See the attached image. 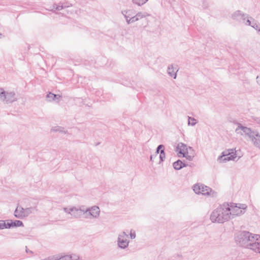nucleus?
Instances as JSON below:
<instances>
[{
  "mask_svg": "<svg viewBox=\"0 0 260 260\" xmlns=\"http://www.w3.org/2000/svg\"><path fill=\"white\" fill-rule=\"evenodd\" d=\"M129 12V11H122V14L124 16V15H127V14Z\"/></svg>",
  "mask_w": 260,
  "mask_h": 260,
  "instance_id": "38",
  "label": "nucleus"
},
{
  "mask_svg": "<svg viewBox=\"0 0 260 260\" xmlns=\"http://www.w3.org/2000/svg\"><path fill=\"white\" fill-rule=\"evenodd\" d=\"M255 121L257 123H260V119H259L258 118H256L255 119Z\"/></svg>",
  "mask_w": 260,
  "mask_h": 260,
  "instance_id": "41",
  "label": "nucleus"
},
{
  "mask_svg": "<svg viewBox=\"0 0 260 260\" xmlns=\"http://www.w3.org/2000/svg\"><path fill=\"white\" fill-rule=\"evenodd\" d=\"M188 165L178 159L173 164V168L176 170H179L183 167L187 166Z\"/></svg>",
  "mask_w": 260,
  "mask_h": 260,
  "instance_id": "18",
  "label": "nucleus"
},
{
  "mask_svg": "<svg viewBox=\"0 0 260 260\" xmlns=\"http://www.w3.org/2000/svg\"><path fill=\"white\" fill-rule=\"evenodd\" d=\"M154 155H151L150 156V161H153V157H154Z\"/></svg>",
  "mask_w": 260,
  "mask_h": 260,
  "instance_id": "42",
  "label": "nucleus"
},
{
  "mask_svg": "<svg viewBox=\"0 0 260 260\" xmlns=\"http://www.w3.org/2000/svg\"><path fill=\"white\" fill-rule=\"evenodd\" d=\"M251 27H252L253 28H254L255 29H256V30H257L258 31H260V26L257 24L255 22H253L252 23V25H251Z\"/></svg>",
  "mask_w": 260,
  "mask_h": 260,
  "instance_id": "29",
  "label": "nucleus"
},
{
  "mask_svg": "<svg viewBox=\"0 0 260 260\" xmlns=\"http://www.w3.org/2000/svg\"><path fill=\"white\" fill-rule=\"evenodd\" d=\"M61 4V3H59L58 5L55 4L53 5V8L55 9L56 10L59 11L63 9V8L70 7V5H63Z\"/></svg>",
  "mask_w": 260,
  "mask_h": 260,
  "instance_id": "21",
  "label": "nucleus"
},
{
  "mask_svg": "<svg viewBox=\"0 0 260 260\" xmlns=\"http://www.w3.org/2000/svg\"><path fill=\"white\" fill-rule=\"evenodd\" d=\"M257 82L260 85V77L257 76L256 77Z\"/></svg>",
  "mask_w": 260,
  "mask_h": 260,
  "instance_id": "39",
  "label": "nucleus"
},
{
  "mask_svg": "<svg viewBox=\"0 0 260 260\" xmlns=\"http://www.w3.org/2000/svg\"><path fill=\"white\" fill-rule=\"evenodd\" d=\"M188 124L194 126L197 123V120L193 118L188 116Z\"/></svg>",
  "mask_w": 260,
  "mask_h": 260,
  "instance_id": "24",
  "label": "nucleus"
},
{
  "mask_svg": "<svg viewBox=\"0 0 260 260\" xmlns=\"http://www.w3.org/2000/svg\"><path fill=\"white\" fill-rule=\"evenodd\" d=\"M137 18H138V20L143 18H145L147 16H150V15L149 14H148L146 12H144V13H142V12H138L136 15Z\"/></svg>",
  "mask_w": 260,
  "mask_h": 260,
  "instance_id": "22",
  "label": "nucleus"
},
{
  "mask_svg": "<svg viewBox=\"0 0 260 260\" xmlns=\"http://www.w3.org/2000/svg\"><path fill=\"white\" fill-rule=\"evenodd\" d=\"M133 3L139 6H141L145 4L148 0H132Z\"/></svg>",
  "mask_w": 260,
  "mask_h": 260,
  "instance_id": "23",
  "label": "nucleus"
},
{
  "mask_svg": "<svg viewBox=\"0 0 260 260\" xmlns=\"http://www.w3.org/2000/svg\"><path fill=\"white\" fill-rule=\"evenodd\" d=\"M188 149L192 150V147H187L186 145L182 143H179L177 147L176 151L178 152V154L182 155V156H185L184 154L188 152Z\"/></svg>",
  "mask_w": 260,
  "mask_h": 260,
  "instance_id": "11",
  "label": "nucleus"
},
{
  "mask_svg": "<svg viewBox=\"0 0 260 260\" xmlns=\"http://www.w3.org/2000/svg\"><path fill=\"white\" fill-rule=\"evenodd\" d=\"M254 145L260 149V134L256 131L253 137L250 139Z\"/></svg>",
  "mask_w": 260,
  "mask_h": 260,
  "instance_id": "16",
  "label": "nucleus"
},
{
  "mask_svg": "<svg viewBox=\"0 0 260 260\" xmlns=\"http://www.w3.org/2000/svg\"><path fill=\"white\" fill-rule=\"evenodd\" d=\"M125 19H126V22H127V23L128 24H130V23H132V21H131V20H130V18H127V17H126Z\"/></svg>",
  "mask_w": 260,
  "mask_h": 260,
  "instance_id": "36",
  "label": "nucleus"
},
{
  "mask_svg": "<svg viewBox=\"0 0 260 260\" xmlns=\"http://www.w3.org/2000/svg\"><path fill=\"white\" fill-rule=\"evenodd\" d=\"M202 185H203L202 184L201 185H195L193 186V190L194 191V192L196 193H198V194L201 193V188H202Z\"/></svg>",
  "mask_w": 260,
  "mask_h": 260,
  "instance_id": "26",
  "label": "nucleus"
},
{
  "mask_svg": "<svg viewBox=\"0 0 260 260\" xmlns=\"http://www.w3.org/2000/svg\"><path fill=\"white\" fill-rule=\"evenodd\" d=\"M165 157H166V154H165V150L161 149L160 151V153H159V159H160L159 162L163 161L164 160Z\"/></svg>",
  "mask_w": 260,
  "mask_h": 260,
  "instance_id": "27",
  "label": "nucleus"
},
{
  "mask_svg": "<svg viewBox=\"0 0 260 260\" xmlns=\"http://www.w3.org/2000/svg\"><path fill=\"white\" fill-rule=\"evenodd\" d=\"M71 210H72V208H69V209H68V208H64V211L66 213H68V214H70L71 215V214H72V212H71Z\"/></svg>",
  "mask_w": 260,
  "mask_h": 260,
  "instance_id": "34",
  "label": "nucleus"
},
{
  "mask_svg": "<svg viewBox=\"0 0 260 260\" xmlns=\"http://www.w3.org/2000/svg\"><path fill=\"white\" fill-rule=\"evenodd\" d=\"M61 5H69V3H61Z\"/></svg>",
  "mask_w": 260,
  "mask_h": 260,
  "instance_id": "44",
  "label": "nucleus"
},
{
  "mask_svg": "<svg viewBox=\"0 0 260 260\" xmlns=\"http://www.w3.org/2000/svg\"><path fill=\"white\" fill-rule=\"evenodd\" d=\"M234 123L237 125V127L235 129V132L237 134H240L241 135H245L251 139L256 132V131H252L250 128L243 126L240 123L238 122H234Z\"/></svg>",
  "mask_w": 260,
  "mask_h": 260,
  "instance_id": "6",
  "label": "nucleus"
},
{
  "mask_svg": "<svg viewBox=\"0 0 260 260\" xmlns=\"http://www.w3.org/2000/svg\"><path fill=\"white\" fill-rule=\"evenodd\" d=\"M57 260H80V257L75 255H63L62 254L56 255Z\"/></svg>",
  "mask_w": 260,
  "mask_h": 260,
  "instance_id": "14",
  "label": "nucleus"
},
{
  "mask_svg": "<svg viewBox=\"0 0 260 260\" xmlns=\"http://www.w3.org/2000/svg\"><path fill=\"white\" fill-rule=\"evenodd\" d=\"M72 212L71 215L75 218H79L81 216L83 215L85 213L87 214L88 210H85L81 208H76L75 207L72 208L71 210Z\"/></svg>",
  "mask_w": 260,
  "mask_h": 260,
  "instance_id": "12",
  "label": "nucleus"
},
{
  "mask_svg": "<svg viewBox=\"0 0 260 260\" xmlns=\"http://www.w3.org/2000/svg\"><path fill=\"white\" fill-rule=\"evenodd\" d=\"M127 238L128 235L125 232H123L119 235L118 245L120 248L124 249L128 246L129 241L127 240Z\"/></svg>",
  "mask_w": 260,
  "mask_h": 260,
  "instance_id": "7",
  "label": "nucleus"
},
{
  "mask_svg": "<svg viewBox=\"0 0 260 260\" xmlns=\"http://www.w3.org/2000/svg\"><path fill=\"white\" fill-rule=\"evenodd\" d=\"M130 20H131V21H132V23L135 22L137 21H138V18H137L136 15L131 17Z\"/></svg>",
  "mask_w": 260,
  "mask_h": 260,
  "instance_id": "33",
  "label": "nucleus"
},
{
  "mask_svg": "<svg viewBox=\"0 0 260 260\" xmlns=\"http://www.w3.org/2000/svg\"><path fill=\"white\" fill-rule=\"evenodd\" d=\"M168 73L171 77H173L174 79L176 77V71H175L173 65H171L168 68Z\"/></svg>",
  "mask_w": 260,
  "mask_h": 260,
  "instance_id": "20",
  "label": "nucleus"
},
{
  "mask_svg": "<svg viewBox=\"0 0 260 260\" xmlns=\"http://www.w3.org/2000/svg\"><path fill=\"white\" fill-rule=\"evenodd\" d=\"M46 98L49 99V101H55L56 99H58L61 98L59 94H55L51 92H49L46 95Z\"/></svg>",
  "mask_w": 260,
  "mask_h": 260,
  "instance_id": "19",
  "label": "nucleus"
},
{
  "mask_svg": "<svg viewBox=\"0 0 260 260\" xmlns=\"http://www.w3.org/2000/svg\"><path fill=\"white\" fill-rule=\"evenodd\" d=\"M37 210L36 207L23 208L21 206H18L14 211V215L17 218L24 219Z\"/></svg>",
  "mask_w": 260,
  "mask_h": 260,
  "instance_id": "3",
  "label": "nucleus"
},
{
  "mask_svg": "<svg viewBox=\"0 0 260 260\" xmlns=\"http://www.w3.org/2000/svg\"><path fill=\"white\" fill-rule=\"evenodd\" d=\"M0 100L6 104L12 103L17 101L14 91H5L3 88H0Z\"/></svg>",
  "mask_w": 260,
  "mask_h": 260,
  "instance_id": "5",
  "label": "nucleus"
},
{
  "mask_svg": "<svg viewBox=\"0 0 260 260\" xmlns=\"http://www.w3.org/2000/svg\"><path fill=\"white\" fill-rule=\"evenodd\" d=\"M86 210H88L87 213L94 218H96L99 216L100 211L98 206H94L90 209H86Z\"/></svg>",
  "mask_w": 260,
  "mask_h": 260,
  "instance_id": "15",
  "label": "nucleus"
},
{
  "mask_svg": "<svg viewBox=\"0 0 260 260\" xmlns=\"http://www.w3.org/2000/svg\"><path fill=\"white\" fill-rule=\"evenodd\" d=\"M254 235L249 232L242 231L237 234L235 240L239 246L250 249Z\"/></svg>",
  "mask_w": 260,
  "mask_h": 260,
  "instance_id": "2",
  "label": "nucleus"
},
{
  "mask_svg": "<svg viewBox=\"0 0 260 260\" xmlns=\"http://www.w3.org/2000/svg\"><path fill=\"white\" fill-rule=\"evenodd\" d=\"M5 221H7V223H6V229L24 226L23 223L20 220H16L13 221L12 220H7Z\"/></svg>",
  "mask_w": 260,
  "mask_h": 260,
  "instance_id": "13",
  "label": "nucleus"
},
{
  "mask_svg": "<svg viewBox=\"0 0 260 260\" xmlns=\"http://www.w3.org/2000/svg\"><path fill=\"white\" fill-rule=\"evenodd\" d=\"M62 129H63V128L61 127H58L57 129H54L53 131L62 132Z\"/></svg>",
  "mask_w": 260,
  "mask_h": 260,
  "instance_id": "37",
  "label": "nucleus"
},
{
  "mask_svg": "<svg viewBox=\"0 0 260 260\" xmlns=\"http://www.w3.org/2000/svg\"><path fill=\"white\" fill-rule=\"evenodd\" d=\"M185 156H183L184 157H186L187 159L188 160H192L193 159V158L194 157L193 155H188V152L184 154Z\"/></svg>",
  "mask_w": 260,
  "mask_h": 260,
  "instance_id": "30",
  "label": "nucleus"
},
{
  "mask_svg": "<svg viewBox=\"0 0 260 260\" xmlns=\"http://www.w3.org/2000/svg\"><path fill=\"white\" fill-rule=\"evenodd\" d=\"M130 237H131V239H135L136 237L135 232H132V231H131V233H130Z\"/></svg>",
  "mask_w": 260,
  "mask_h": 260,
  "instance_id": "35",
  "label": "nucleus"
},
{
  "mask_svg": "<svg viewBox=\"0 0 260 260\" xmlns=\"http://www.w3.org/2000/svg\"><path fill=\"white\" fill-rule=\"evenodd\" d=\"M238 207L240 208V209L243 210L246 209L247 206L245 204H240Z\"/></svg>",
  "mask_w": 260,
  "mask_h": 260,
  "instance_id": "32",
  "label": "nucleus"
},
{
  "mask_svg": "<svg viewBox=\"0 0 260 260\" xmlns=\"http://www.w3.org/2000/svg\"><path fill=\"white\" fill-rule=\"evenodd\" d=\"M6 229V221L1 220H0V230Z\"/></svg>",
  "mask_w": 260,
  "mask_h": 260,
  "instance_id": "28",
  "label": "nucleus"
},
{
  "mask_svg": "<svg viewBox=\"0 0 260 260\" xmlns=\"http://www.w3.org/2000/svg\"><path fill=\"white\" fill-rule=\"evenodd\" d=\"M237 157L235 149H229L223 151L221 155L218 156L217 160L220 162H225L229 160H234Z\"/></svg>",
  "mask_w": 260,
  "mask_h": 260,
  "instance_id": "4",
  "label": "nucleus"
},
{
  "mask_svg": "<svg viewBox=\"0 0 260 260\" xmlns=\"http://www.w3.org/2000/svg\"><path fill=\"white\" fill-rule=\"evenodd\" d=\"M254 252L260 254V235L255 234L250 249Z\"/></svg>",
  "mask_w": 260,
  "mask_h": 260,
  "instance_id": "8",
  "label": "nucleus"
},
{
  "mask_svg": "<svg viewBox=\"0 0 260 260\" xmlns=\"http://www.w3.org/2000/svg\"><path fill=\"white\" fill-rule=\"evenodd\" d=\"M231 214L230 204L224 203L212 212L210 219L213 223H222L231 219Z\"/></svg>",
  "mask_w": 260,
  "mask_h": 260,
  "instance_id": "1",
  "label": "nucleus"
},
{
  "mask_svg": "<svg viewBox=\"0 0 260 260\" xmlns=\"http://www.w3.org/2000/svg\"><path fill=\"white\" fill-rule=\"evenodd\" d=\"M161 149L165 150V146H164V145H163L162 144L159 145L157 146V148H156V151L155 152V154H154V157H156L157 154L158 153H160V151Z\"/></svg>",
  "mask_w": 260,
  "mask_h": 260,
  "instance_id": "25",
  "label": "nucleus"
},
{
  "mask_svg": "<svg viewBox=\"0 0 260 260\" xmlns=\"http://www.w3.org/2000/svg\"><path fill=\"white\" fill-rule=\"evenodd\" d=\"M2 35L1 34H0V36H2Z\"/></svg>",
  "mask_w": 260,
  "mask_h": 260,
  "instance_id": "45",
  "label": "nucleus"
},
{
  "mask_svg": "<svg viewBox=\"0 0 260 260\" xmlns=\"http://www.w3.org/2000/svg\"><path fill=\"white\" fill-rule=\"evenodd\" d=\"M215 193L213 191L212 189L208 186L203 185L202 186L201 193L203 195H208L213 196V194Z\"/></svg>",
  "mask_w": 260,
  "mask_h": 260,
  "instance_id": "17",
  "label": "nucleus"
},
{
  "mask_svg": "<svg viewBox=\"0 0 260 260\" xmlns=\"http://www.w3.org/2000/svg\"><path fill=\"white\" fill-rule=\"evenodd\" d=\"M130 16H131V15L129 14H128L127 15H124V18H126V17H127V18H130Z\"/></svg>",
  "mask_w": 260,
  "mask_h": 260,
  "instance_id": "43",
  "label": "nucleus"
},
{
  "mask_svg": "<svg viewBox=\"0 0 260 260\" xmlns=\"http://www.w3.org/2000/svg\"><path fill=\"white\" fill-rule=\"evenodd\" d=\"M235 204L230 203V209L231 212V219L234 218L236 216H239L244 213V211L240 209V208L238 207L237 205L234 206Z\"/></svg>",
  "mask_w": 260,
  "mask_h": 260,
  "instance_id": "9",
  "label": "nucleus"
},
{
  "mask_svg": "<svg viewBox=\"0 0 260 260\" xmlns=\"http://www.w3.org/2000/svg\"><path fill=\"white\" fill-rule=\"evenodd\" d=\"M25 247H26V252L27 253H32V252L31 250H29V249H27V246H26Z\"/></svg>",
  "mask_w": 260,
  "mask_h": 260,
  "instance_id": "40",
  "label": "nucleus"
},
{
  "mask_svg": "<svg viewBox=\"0 0 260 260\" xmlns=\"http://www.w3.org/2000/svg\"><path fill=\"white\" fill-rule=\"evenodd\" d=\"M232 18L233 19L239 21L242 20L243 22H244L246 18H248V15L243 13L240 10H237L232 14Z\"/></svg>",
  "mask_w": 260,
  "mask_h": 260,
  "instance_id": "10",
  "label": "nucleus"
},
{
  "mask_svg": "<svg viewBox=\"0 0 260 260\" xmlns=\"http://www.w3.org/2000/svg\"><path fill=\"white\" fill-rule=\"evenodd\" d=\"M248 19L246 20H245V22H244L246 25H249V26H251L252 25L251 24V21H250L249 20V17H248V18H247ZM250 19H252V18L251 17H250Z\"/></svg>",
  "mask_w": 260,
  "mask_h": 260,
  "instance_id": "31",
  "label": "nucleus"
}]
</instances>
